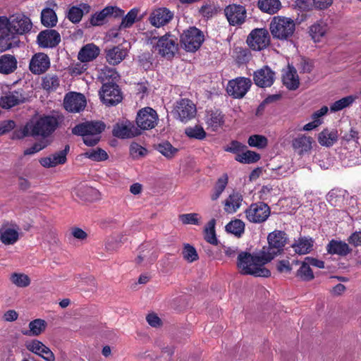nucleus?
Listing matches in <instances>:
<instances>
[{"label": "nucleus", "instance_id": "41", "mask_svg": "<svg viewBox=\"0 0 361 361\" xmlns=\"http://www.w3.org/2000/svg\"><path fill=\"white\" fill-rule=\"evenodd\" d=\"M47 326V322L44 319H36L29 324V330L23 331L26 336H37L44 331Z\"/></svg>", "mask_w": 361, "mask_h": 361}, {"label": "nucleus", "instance_id": "14", "mask_svg": "<svg viewBox=\"0 0 361 361\" xmlns=\"http://www.w3.org/2000/svg\"><path fill=\"white\" fill-rule=\"evenodd\" d=\"M276 79V73L268 66H264L253 73L254 83L262 88L271 87Z\"/></svg>", "mask_w": 361, "mask_h": 361}, {"label": "nucleus", "instance_id": "23", "mask_svg": "<svg viewBox=\"0 0 361 361\" xmlns=\"http://www.w3.org/2000/svg\"><path fill=\"white\" fill-rule=\"evenodd\" d=\"M26 348L29 351L41 356L47 361L55 360V356L52 351L38 340H32L27 342Z\"/></svg>", "mask_w": 361, "mask_h": 361}, {"label": "nucleus", "instance_id": "8", "mask_svg": "<svg viewBox=\"0 0 361 361\" xmlns=\"http://www.w3.org/2000/svg\"><path fill=\"white\" fill-rule=\"evenodd\" d=\"M176 41L177 39L175 36L166 34L158 39L154 48L161 56L171 59L178 51Z\"/></svg>", "mask_w": 361, "mask_h": 361}, {"label": "nucleus", "instance_id": "4", "mask_svg": "<svg viewBox=\"0 0 361 361\" xmlns=\"http://www.w3.org/2000/svg\"><path fill=\"white\" fill-rule=\"evenodd\" d=\"M269 30L274 38L288 40L295 32V24L289 18L275 16L269 24Z\"/></svg>", "mask_w": 361, "mask_h": 361}, {"label": "nucleus", "instance_id": "64", "mask_svg": "<svg viewBox=\"0 0 361 361\" xmlns=\"http://www.w3.org/2000/svg\"><path fill=\"white\" fill-rule=\"evenodd\" d=\"M147 322L152 327H158L161 325L160 318L155 314H149L146 317Z\"/></svg>", "mask_w": 361, "mask_h": 361}, {"label": "nucleus", "instance_id": "28", "mask_svg": "<svg viewBox=\"0 0 361 361\" xmlns=\"http://www.w3.org/2000/svg\"><path fill=\"white\" fill-rule=\"evenodd\" d=\"M90 6L85 3L73 6L69 8L66 18L74 24L78 23L82 20V16L90 11Z\"/></svg>", "mask_w": 361, "mask_h": 361}, {"label": "nucleus", "instance_id": "54", "mask_svg": "<svg viewBox=\"0 0 361 361\" xmlns=\"http://www.w3.org/2000/svg\"><path fill=\"white\" fill-rule=\"evenodd\" d=\"M247 142L250 147L263 149L267 147L268 140L264 135H254L248 138Z\"/></svg>", "mask_w": 361, "mask_h": 361}, {"label": "nucleus", "instance_id": "45", "mask_svg": "<svg viewBox=\"0 0 361 361\" xmlns=\"http://www.w3.org/2000/svg\"><path fill=\"white\" fill-rule=\"evenodd\" d=\"M156 149L168 159L173 158L178 152V149L168 141L159 143L156 146Z\"/></svg>", "mask_w": 361, "mask_h": 361}, {"label": "nucleus", "instance_id": "50", "mask_svg": "<svg viewBox=\"0 0 361 361\" xmlns=\"http://www.w3.org/2000/svg\"><path fill=\"white\" fill-rule=\"evenodd\" d=\"M83 156L94 161H104L108 159L107 153L101 148L90 149L85 152Z\"/></svg>", "mask_w": 361, "mask_h": 361}, {"label": "nucleus", "instance_id": "1", "mask_svg": "<svg viewBox=\"0 0 361 361\" xmlns=\"http://www.w3.org/2000/svg\"><path fill=\"white\" fill-rule=\"evenodd\" d=\"M59 126L58 118L54 116H42L30 119L20 129L16 130L13 138L22 139L25 137H48L55 131Z\"/></svg>", "mask_w": 361, "mask_h": 361}, {"label": "nucleus", "instance_id": "47", "mask_svg": "<svg viewBox=\"0 0 361 361\" xmlns=\"http://www.w3.org/2000/svg\"><path fill=\"white\" fill-rule=\"evenodd\" d=\"M260 159V155L253 151L247 150L246 152L238 154L235 160L242 164H252L257 162Z\"/></svg>", "mask_w": 361, "mask_h": 361}, {"label": "nucleus", "instance_id": "53", "mask_svg": "<svg viewBox=\"0 0 361 361\" xmlns=\"http://www.w3.org/2000/svg\"><path fill=\"white\" fill-rule=\"evenodd\" d=\"M297 276L303 281H311L314 279V274L312 270L310 268V265L305 259L298 270Z\"/></svg>", "mask_w": 361, "mask_h": 361}, {"label": "nucleus", "instance_id": "58", "mask_svg": "<svg viewBox=\"0 0 361 361\" xmlns=\"http://www.w3.org/2000/svg\"><path fill=\"white\" fill-rule=\"evenodd\" d=\"M183 256L188 262H192L198 259V255L195 248L189 244L185 245Z\"/></svg>", "mask_w": 361, "mask_h": 361}, {"label": "nucleus", "instance_id": "30", "mask_svg": "<svg viewBox=\"0 0 361 361\" xmlns=\"http://www.w3.org/2000/svg\"><path fill=\"white\" fill-rule=\"evenodd\" d=\"M49 8H45L41 13L42 23L46 27H54L57 23V16L54 11V8L57 7L56 3L54 0L47 1Z\"/></svg>", "mask_w": 361, "mask_h": 361}, {"label": "nucleus", "instance_id": "11", "mask_svg": "<svg viewBox=\"0 0 361 361\" xmlns=\"http://www.w3.org/2000/svg\"><path fill=\"white\" fill-rule=\"evenodd\" d=\"M99 94L102 102L108 106L116 105L122 100L120 89L114 82L103 84Z\"/></svg>", "mask_w": 361, "mask_h": 361}, {"label": "nucleus", "instance_id": "24", "mask_svg": "<svg viewBox=\"0 0 361 361\" xmlns=\"http://www.w3.org/2000/svg\"><path fill=\"white\" fill-rule=\"evenodd\" d=\"M20 228L18 226L3 225L0 228V239L5 245H13L19 238Z\"/></svg>", "mask_w": 361, "mask_h": 361}, {"label": "nucleus", "instance_id": "21", "mask_svg": "<svg viewBox=\"0 0 361 361\" xmlns=\"http://www.w3.org/2000/svg\"><path fill=\"white\" fill-rule=\"evenodd\" d=\"M124 11L116 6H106L101 11L92 15L90 19V23L93 26L101 25L104 23V20L109 16L115 18L123 16Z\"/></svg>", "mask_w": 361, "mask_h": 361}, {"label": "nucleus", "instance_id": "34", "mask_svg": "<svg viewBox=\"0 0 361 361\" xmlns=\"http://www.w3.org/2000/svg\"><path fill=\"white\" fill-rule=\"evenodd\" d=\"M18 67V61L15 56L4 54L0 56V73L8 75L13 73Z\"/></svg>", "mask_w": 361, "mask_h": 361}, {"label": "nucleus", "instance_id": "42", "mask_svg": "<svg viewBox=\"0 0 361 361\" xmlns=\"http://www.w3.org/2000/svg\"><path fill=\"white\" fill-rule=\"evenodd\" d=\"M118 78V74L114 68L104 66L99 71L98 79L103 84L111 82H116Z\"/></svg>", "mask_w": 361, "mask_h": 361}, {"label": "nucleus", "instance_id": "37", "mask_svg": "<svg viewBox=\"0 0 361 361\" xmlns=\"http://www.w3.org/2000/svg\"><path fill=\"white\" fill-rule=\"evenodd\" d=\"M283 83L288 89L295 90L299 87V78L295 68L288 66L283 75Z\"/></svg>", "mask_w": 361, "mask_h": 361}, {"label": "nucleus", "instance_id": "62", "mask_svg": "<svg viewBox=\"0 0 361 361\" xmlns=\"http://www.w3.org/2000/svg\"><path fill=\"white\" fill-rule=\"evenodd\" d=\"M348 241L355 247L361 246V231H355L353 233L348 237Z\"/></svg>", "mask_w": 361, "mask_h": 361}, {"label": "nucleus", "instance_id": "19", "mask_svg": "<svg viewBox=\"0 0 361 361\" xmlns=\"http://www.w3.org/2000/svg\"><path fill=\"white\" fill-rule=\"evenodd\" d=\"M173 18V13L169 9L161 7L154 9L149 16V23L156 27L168 24Z\"/></svg>", "mask_w": 361, "mask_h": 361}, {"label": "nucleus", "instance_id": "33", "mask_svg": "<svg viewBox=\"0 0 361 361\" xmlns=\"http://www.w3.org/2000/svg\"><path fill=\"white\" fill-rule=\"evenodd\" d=\"M158 257L157 251L148 246L147 245H142L140 247V252L136 258L137 264H151Z\"/></svg>", "mask_w": 361, "mask_h": 361}, {"label": "nucleus", "instance_id": "51", "mask_svg": "<svg viewBox=\"0 0 361 361\" xmlns=\"http://www.w3.org/2000/svg\"><path fill=\"white\" fill-rule=\"evenodd\" d=\"M0 39H13L8 19L6 16H0Z\"/></svg>", "mask_w": 361, "mask_h": 361}, {"label": "nucleus", "instance_id": "25", "mask_svg": "<svg viewBox=\"0 0 361 361\" xmlns=\"http://www.w3.org/2000/svg\"><path fill=\"white\" fill-rule=\"evenodd\" d=\"M70 149L69 145H66L65 148L51 156L42 158L39 160L40 164L45 168L54 167L59 164H63L66 161V155Z\"/></svg>", "mask_w": 361, "mask_h": 361}, {"label": "nucleus", "instance_id": "59", "mask_svg": "<svg viewBox=\"0 0 361 361\" xmlns=\"http://www.w3.org/2000/svg\"><path fill=\"white\" fill-rule=\"evenodd\" d=\"M245 147L246 146L243 145V144L238 141L234 140L232 141L229 144V145L226 147L224 149L226 152H232L238 154H240V152L243 151Z\"/></svg>", "mask_w": 361, "mask_h": 361}, {"label": "nucleus", "instance_id": "52", "mask_svg": "<svg viewBox=\"0 0 361 361\" xmlns=\"http://www.w3.org/2000/svg\"><path fill=\"white\" fill-rule=\"evenodd\" d=\"M138 10L136 8L131 9L122 19L119 25V30L130 27L137 18Z\"/></svg>", "mask_w": 361, "mask_h": 361}, {"label": "nucleus", "instance_id": "44", "mask_svg": "<svg viewBox=\"0 0 361 361\" xmlns=\"http://www.w3.org/2000/svg\"><path fill=\"white\" fill-rule=\"evenodd\" d=\"M245 223L240 219L231 221L226 226V231L235 236L240 238L245 232Z\"/></svg>", "mask_w": 361, "mask_h": 361}, {"label": "nucleus", "instance_id": "39", "mask_svg": "<svg viewBox=\"0 0 361 361\" xmlns=\"http://www.w3.org/2000/svg\"><path fill=\"white\" fill-rule=\"evenodd\" d=\"M338 140V132L334 129H324L318 135V142L322 146L329 147Z\"/></svg>", "mask_w": 361, "mask_h": 361}, {"label": "nucleus", "instance_id": "61", "mask_svg": "<svg viewBox=\"0 0 361 361\" xmlns=\"http://www.w3.org/2000/svg\"><path fill=\"white\" fill-rule=\"evenodd\" d=\"M130 154L134 157H142L145 154L146 149L137 143H133L130 147Z\"/></svg>", "mask_w": 361, "mask_h": 361}, {"label": "nucleus", "instance_id": "16", "mask_svg": "<svg viewBox=\"0 0 361 361\" xmlns=\"http://www.w3.org/2000/svg\"><path fill=\"white\" fill-rule=\"evenodd\" d=\"M224 13L231 25H242L246 18V9L240 5L232 4L226 7Z\"/></svg>", "mask_w": 361, "mask_h": 361}, {"label": "nucleus", "instance_id": "57", "mask_svg": "<svg viewBox=\"0 0 361 361\" xmlns=\"http://www.w3.org/2000/svg\"><path fill=\"white\" fill-rule=\"evenodd\" d=\"M180 221L183 224L200 225V217L197 213L183 214L179 216Z\"/></svg>", "mask_w": 361, "mask_h": 361}, {"label": "nucleus", "instance_id": "36", "mask_svg": "<svg viewBox=\"0 0 361 361\" xmlns=\"http://www.w3.org/2000/svg\"><path fill=\"white\" fill-rule=\"evenodd\" d=\"M327 252L331 255L345 256L351 252L349 245L341 240H331L326 246Z\"/></svg>", "mask_w": 361, "mask_h": 361}, {"label": "nucleus", "instance_id": "31", "mask_svg": "<svg viewBox=\"0 0 361 361\" xmlns=\"http://www.w3.org/2000/svg\"><path fill=\"white\" fill-rule=\"evenodd\" d=\"M313 139L310 136L300 135L293 140L292 146L300 155L308 153L312 148Z\"/></svg>", "mask_w": 361, "mask_h": 361}, {"label": "nucleus", "instance_id": "60", "mask_svg": "<svg viewBox=\"0 0 361 361\" xmlns=\"http://www.w3.org/2000/svg\"><path fill=\"white\" fill-rule=\"evenodd\" d=\"M312 0H295V7L301 11H308L312 8Z\"/></svg>", "mask_w": 361, "mask_h": 361}, {"label": "nucleus", "instance_id": "48", "mask_svg": "<svg viewBox=\"0 0 361 361\" xmlns=\"http://www.w3.org/2000/svg\"><path fill=\"white\" fill-rule=\"evenodd\" d=\"M355 100V97L352 95L345 97L338 101H336L330 106V110L332 112L341 111L350 105H351Z\"/></svg>", "mask_w": 361, "mask_h": 361}, {"label": "nucleus", "instance_id": "10", "mask_svg": "<svg viewBox=\"0 0 361 361\" xmlns=\"http://www.w3.org/2000/svg\"><path fill=\"white\" fill-rule=\"evenodd\" d=\"M252 81L248 78L238 77L228 82L227 93L235 99L243 98L250 90Z\"/></svg>", "mask_w": 361, "mask_h": 361}, {"label": "nucleus", "instance_id": "32", "mask_svg": "<svg viewBox=\"0 0 361 361\" xmlns=\"http://www.w3.org/2000/svg\"><path fill=\"white\" fill-rule=\"evenodd\" d=\"M205 121L212 131H217L224 124V116L219 110H211L207 112Z\"/></svg>", "mask_w": 361, "mask_h": 361}, {"label": "nucleus", "instance_id": "22", "mask_svg": "<svg viewBox=\"0 0 361 361\" xmlns=\"http://www.w3.org/2000/svg\"><path fill=\"white\" fill-rule=\"evenodd\" d=\"M112 134L114 136L126 139L135 137L140 134L139 130L128 121L121 123H117L113 128Z\"/></svg>", "mask_w": 361, "mask_h": 361}, {"label": "nucleus", "instance_id": "12", "mask_svg": "<svg viewBox=\"0 0 361 361\" xmlns=\"http://www.w3.org/2000/svg\"><path fill=\"white\" fill-rule=\"evenodd\" d=\"M157 113L151 107H145L137 112L136 123L140 129H152L157 126Z\"/></svg>", "mask_w": 361, "mask_h": 361}, {"label": "nucleus", "instance_id": "6", "mask_svg": "<svg viewBox=\"0 0 361 361\" xmlns=\"http://www.w3.org/2000/svg\"><path fill=\"white\" fill-rule=\"evenodd\" d=\"M204 42V35L199 29L192 27L185 30L180 37L182 47L187 51H195Z\"/></svg>", "mask_w": 361, "mask_h": 361}, {"label": "nucleus", "instance_id": "7", "mask_svg": "<svg viewBox=\"0 0 361 361\" xmlns=\"http://www.w3.org/2000/svg\"><path fill=\"white\" fill-rule=\"evenodd\" d=\"M246 42L251 49L261 51L270 44V35L266 28H255L248 35Z\"/></svg>", "mask_w": 361, "mask_h": 361}, {"label": "nucleus", "instance_id": "26", "mask_svg": "<svg viewBox=\"0 0 361 361\" xmlns=\"http://www.w3.org/2000/svg\"><path fill=\"white\" fill-rule=\"evenodd\" d=\"M25 97L23 93V90H16L10 92L6 95L1 97L0 105L4 109H11L16 105L24 103Z\"/></svg>", "mask_w": 361, "mask_h": 361}, {"label": "nucleus", "instance_id": "9", "mask_svg": "<svg viewBox=\"0 0 361 361\" xmlns=\"http://www.w3.org/2000/svg\"><path fill=\"white\" fill-rule=\"evenodd\" d=\"M270 212L269 207L264 202L253 203L245 211L246 219L254 224L264 222L269 216Z\"/></svg>", "mask_w": 361, "mask_h": 361}, {"label": "nucleus", "instance_id": "35", "mask_svg": "<svg viewBox=\"0 0 361 361\" xmlns=\"http://www.w3.org/2000/svg\"><path fill=\"white\" fill-rule=\"evenodd\" d=\"M243 195L238 192H233L224 201V210L228 214L235 213L241 206Z\"/></svg>", "mask_w": 361, "mask_h": 361}, {"label": "nucleus", "instance_id": "49", "mask_svg": "<svg viewBox=\"0 0 361 361\" xmlns=\"http://www.w3.org/2000/svg\"><path fill=\"white\" fill-rule=\"evenodd\" d=\"M10 280L12 283L20 288L27 287L31 281L30 277L23 273H13L10 276Z\"/></svg>", "mask_w": 361, "mask_h": 361}, {"label": "nucleus", "instance_id": "27", "mask_svg": "<svg viewBox=\"0 0 361 361\" xmlns=\"http://www.w3.org/2000/svg\"><path fill=\"white\" fill-rule=\"evenodd\" d=\"M100 53V49L93 43H88L80 49L78 54V59L82 63H87L94 61Z\"/></svg>", "mask_w": 361, "mask_h": 361}, {"label": "nucleus", "instance_id": "2", "mask_svg": "<svg viewBox=\"0 0 361 361\" xmlns=\"http://www.w3.org/2000/svg\"><path fill=\"white\" fill-rule=\"evenodd\" d=\"M268 262L269 261L262 250L256 255L240 252L237 257V267L240 272L257 277H269L271 275V271L264 267Z\"/></svg>", "mask_w": 361, "mask_h": 361}, {"label": "nucleus", "instance_id": "56", "mask_svg": "<svg viewBox=\"0 0 361 361\" xmlns=\"http://www.w3.org/2000/svg\"><path fill=\"white\" fill-rule=\"evenodd\" d=\"M185 134L190 137L198 140H202L206 136V133L203 128L198 126L187 128L185 129Z\"/></svg>", "mask_w": 361, "mask_h": 361}, {"label": "nucleus", "instance_id": "29", "mask_svg": "<svg viewBox=\"0 0 361 361\" xmlns=\"http://www.w3.org/2000/svg\"><path fill=\"white\" fill-rule=\"evenodd\" d=\"M329 30V25L323 20H319L309 27V34L314 42H319Z\"/></svg>", "mask_w": 361, "mask_h": 361}, {"label": "nucleus", "instance_id": "43", "mask_svg": "<svg viewBox=\"0 0 361 361\" xmlns=\"http://www.w3.org/2000/svg\"><path fill=\"white\" fill-rule=\"evenodd\" d=\"M279 0H259L258 7L263 12L274 14L279 11L281 8Z\"/></svg>", "mask_w": 361, "mask_h": 361}, {"label": "nucleus", "instance_id": "18", "mask_svg": "<svg viewBox=\"0 0 361 361\" xmlns=\"http://www.w3.org/2000/svg\"><path fill=\"white\" fill-rule=\"evenodd\" d=\"M63 106L70 112H80L85 109L86 99L80 93L71 92L66 95Z\"/></svg>", "mask_w": 361, "mask_h": 361}, {"label": "nucleus", "instance_id": "5", "mask_svg": "<svg viewBox=\"0 0 361 361\" xmlns=\"http://www.w3.org/2000/svg\"><path fill=\"white\" fill-rule=\"evenodd\" d=\"M286 234L281 231H275L268 235V246L263 247L262 252L270 262L281 253L286 243Z\"/></svg>", "mask_w": 361, "mask_h": 361}, {"label": "nucleus", "instance_id": "55", "mask_svg": "<svg viewBox=\"0 0 361 361\" xmlns=\"http://www.w3.org/2000/svg\"><path fill=\"white\" fill-rule=\"evenodd\" d=\"M51 143V140L49 139L41 140L39 142H35L32 147L26 149L24 151L25 155H31L34 154L43 149L46 148Z\"/></svg>", "mask_w": 361, "mask_h": 361}, {"label": "nucleus", "instance_id": "17", "mask_svg": "<svg viewBox=\"0 0 361 361\" xmlns=\"http://www.w3.org/2000/svg\"><path fill=\"white\" fill-rule=\"evenodd\" d=\"M50 67V59L44 53L34 54L29 63V69L35 75L44 73Z\"/></svg>", "mask_w": 361, "mask_h": 361}, {"label": "nucleus", "instance_id": "40", "mask_svg": "<svg viewBox=\"0 0 361 361\" xmlns=\"http://www.w3.org/2000/svg\"><path fill=\"white\" fill-rule=\"evenodd\" d=\"M313 240L310 238L302 237L292 245L294 251L298 255H306L311 252L313 247Z\"/></svg>", "mask_w": 361, "mask_h": 361}, {"label": "nucleus", "instance_id": "13", "mask_svg": "<svg viewBox=\"0 0 361 361\" xmlns=\"http://www.w3.org/2000/svg\"><path fill=\"white\" fill-rule=\"evenodd\" d=\"M11 33L14 35H23L30 31L32 28V23L30 19L23 14H16L8 19Z\"/></svg>", "mask_w": 361, "mask_h": 361}, {"label": "nucleus", "instance_id": "3", "mask_svg": "<svg viewBox=\"0 0 361 361\" xmlns=\"http://www.w3.org/2000/svg\"><path fill=\"white\" fill-rule=\"evenodd\" d=\"M104 129L105 124L102 121H87L76 125L72 129V133L82 136L84 143L92 147L99 142Z\"/></svg>", "mask_w": 361, "mask_h": 361}, {"label": "nucleus", "instance_id": "46", "mask_svg": "<svg viewBox=\"0 0 361 361\" xmlns=\"http://www.w3.org/2000/svg\"><path fill=\"white\" fill-rule=\"evenodd\" d=\"M59 78L55 74H47L42 78V86L47 91H54L59 86Z\"/></svg>", "mask_w": 361, "mask_h": 361}, {"label": "nucleus", "instance_id": "20", "mask_svg": "<svg viewBox=\"0 0 361 361\" xmlns=\"http://www.w3.org/2000/svg\"><path fill=\"white\" fill-rule=\"evenodd\" d=\"M61 42L60 34L55 30H46L37 35V43L42 48H54Z\"/></svg>", "mask_w": 361, "mask_h": 361}, {"label": "nucleus", "instance_id": "15", "mask_svg": "<svg viewBox=\"0 0 361 361\" xmlns=\"http://www.w3.org/2000/svg\"><path fill=\"white\" fill-rule=\"evenodd\" d=\"M175 114L180 121L187 122L195 117L196 106L190 99H182L176 103Z\"/></svg>", "mask_w": 361, "mask_h": 361}, {"label": "nucleus", "instance_id": "38", "mask_svg": "<svg viewBox=\"0 0 361 361\" xmlns=\"http://www.w3.org/2000/svg\"><path fill=\"white\" fill-rule=\"evenodd\" d=\"M127 54L128 51L126 49L114 47L106 51V61L111 65H117L126 58Z\"/></svg>", "mask_w": 361, "mask_h": 361}, {"label": "nucleus", "instance_id": "63", "mask_svg": "<svg viewBox=\"0 0 361 361\" xmlns=\"http://www.w3.org/2000/svg\"><path fill=\"white\" fill-rule=\"evenodd\" d=\"M15 126L16 123L13 121L8 120L3 122L0 126V135H4L12 130Z\"/></svg>", "mask_w": 361, "mask_h": 361}]
</instances>
